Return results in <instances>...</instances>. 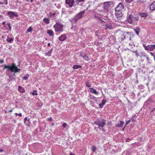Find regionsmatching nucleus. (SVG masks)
<instances>
[{
  "instance_id": "nucleus-1",
  "label": "nucleus",
  "mask_w": 155,
  "mask_h": 155,
  "mask_svg": "<svg viewBox=\"0 0 155 155\" xmlns=\"http://www.w3.org/2000/svg\"><path fill=\"white\" fill-rule=\"evenodd\" d=\"M3 67L5 68H8L9 70L14 72H19L20 70V69L17 68L15 63H12V64L8 65H5Z\"/></svg>"
},
{
  "instance_id": "nucleus-2",
  "label": "nucleus",
  "mask_w": 155,
  "mask_h": 155,
  "mask_svg": "<svg viewBox=\"0 0 155 155\" xmlns=\"http://www.w3.org/2000/svg\"><path fill=\"white\" fill-rule=\"evenodd\" d=\"M106 120L100 118L97 120L94 121V124L97 125L100 128H102L106 124Z\"/></svg>"
},
{
  "instance_id": "nucleus-3",
  "label": "nucleus",
  "mask_w": 155,
  "mask_h": 155,
  "mask_svg": "<svg viewBox=\"0 0 155 155\" xmlns=\"http://www.w3.org/2000/svg\"><path fill=\"white\" fill-rule=\"evenodd\" d=\"M63 25L59 22H56V24L54 25L55 31L60 32L63 31Z\"/></svg>"
},
{
  "instance_id": "nucleus-4",
  "label": "nucleus",
  "mask_w": 155,
  "mask_h": 155,
  "mask_svg": "<svg viewBox=\"0 0 155 155\" xmlns=\"http://www.w3.org/2000/svg\"><path fill=\"white\" fill-rule=\"evenodd\" d=\"M85 13V11H82L78 13L72 20V22L75 23L78 19L81 18Z\"/></svg>"
},
{
  "instance_id": "nucleus-5",
  "label": "nucleus",
  "mask_w": 155,
  "mask_h": 155,
  "mask_svg": "<svg viewBox=\"0 0 155 155\" xmlns=\"http://www.w3.org/2000/svg\"><path fill=\"white\" fill-rule=\"evenodd\" d=\"M124 39L129 40L130 41H131V37H133L134 36V34L131 32H125L123 35Z\"/></svg>"
},
{
  "instance_id": "nucleus-6",
  "label": "nucleus",
  "mask_w": 155,
  "mask_h": 155,
  "mask_svg": "<svg viewBox=\"0 0 155 155\" xmlns=\"http://www.w3.org/2000/svg\"><path fill=\"white\" fill-rule=\"evenodd\" d=\"M112 4L111 2H106L103 3V9L106 12H108L109 11V8Z\"/></svg>"
},
{
  "instance_id": "nucleus-7",
  "label": "nucleus",
  "mask_w": 155,
  "mask_h": 155,
  "mask_svg": "<svg viewBox=\"0 0 155 155\" xmlns=\"http://www.w3.org/2000/svg\"><path fill=\"white\" fill-rule=\"evenodd\" d=\"M143 46L145 50L147 51H153L155 49V45H148L146 46L145 44H143Z\"/></svg>"
},
{
  "instance_id": "nucleus-8",
  "label": "nucleus",
  "mask_w": 155,
  "mask_h": 155,
  "mask_svg": "<svg viewBox=\"0 0 155 155\" xmlns=\"http://www.w3.org/2000/svg\"><path fill=\"white\" fill-rule=\"evenodd\" d=\"M10 19H13L14 17H17L18 16V14L16 12L9 11L7 13Z\"/></svg>"
},
{
  "instance_id": "nucleus-9",
  "label": "nucleus",
  "mask_w": 155,
  "mask_h": 155,
  "mask_svg": "<svg viewBox=\"0 0 155 155\" xmlns=\"http://www.w3.org/2000/svg\"><path fill=\"white\" fill-rule=\"evenodd\" d=\"M116 12L115 16L118 20H120L122 18L123 14L121 11H115Z\"/></svg>"
},
{
  "instance_id": "nucleus-10",
  "label": "nucleus",
  "mask_w": 155,
  "mask_h": 155,
  "mask_svg": "<svg viewBox=\"0 0 155 155\" xmlns=\"http://www.w3.org/2000/svg\"><path fill=\"white\" fill-rule=\"evenodd\" d=\"M133 17L132 14H130L128 16L127 19V21L128 23L130 24H133V22L134 21L133 20Z\"/></svg>"
},
{
  "instance_id": "nucleus-11",
  "label": "nucleus",
  "mask_w": 155,
  "mask_h": 155,
  "mask_svg": "<svg viewBox=\"0 0 155 155\" xmlns=\"http://www.w3.org/2000/svg\"><path fill=\"white\" fill-rule=\"evenodd\" d=\"M124 7L123 4L120 3L115 8V11H121Z\"/></svg>"
},
{
  "instance_id": "nucleus-12",
  "label": "nucleus",
  "mask_w": 155,
  "mask_h": 155,
  "mask_svg": "<svg viewBox=\"0 0 155 155\" xmlns=\"http://www.w3.org/2000/svg\"><path fill=\"white\" fill-rule=\"evenodd\" d=\"M74 0H66V3L69 6L71 7H72L74 4Z\"/></svg>"
},
{
  "instance_id": "nucleus-13",
  "label": "nucleus",
  "mask_w": 155,
  "mask_h": 155,
  "mask_svg": "<svg viewBox=\"0 0 155 155\" xmlns=\"http://www.w3.org/2000/svg\"><path fill=\"white\" fill-rule=\"evenodd\" d=\"M124 123L123 121H120L119 122H118L117 123H116L115 126L116 127L120 128L123 126Z\"/></svg>"
},
{
  "instance_id": "nucleus-14",
  "label": "nucleus",
  "mask_w": 155,
  "mask_h": 155,
  "mask_svg": "<svg viewBox=\"0 0 155 155\" xmlns=\"http://www.w3.org/2000/svg\"><path fill=\"white\" fill-rule=\"evenodd\" d=\"M80 55L86 61H88L90 60L89 57L84 52L81 53Z\"/></svg>"
},
{
  "instance_id": "nucleus-15",
  "label": "nucleus",
  "mask_w": 155,
  "mask_h": 155,
  "mask_svg": "<svg viewBox=\"0 0 155 155\" xmlns=\"http://www.w3.org/2000/svg\"><path fill=\"white\" fill-rule=\"evenodd\" d=\"M67 38L66 36L65 35H63L60 36L58 38L59 40L61 41H64Z\"/></svg>"
},
{
  "instance_id": "nucleus-16",
  "label": "nucleus",
  "mask_w": 155,
  "mask_h": 155,
  "mask_svg": "<svg viewBox=\"0 0 155 155\" xmlns=\"http://www.w3.org/2000/svg\"><path fill=\"white\" fill-rule=\"evenodd\" d=\"M90 91L91 92L94 94L96 95H98L99 94V92L97 91L96 90L93 88H90Z\"/></svg>"
},
{
  "instance_id": "nucleus-17",
  "label": "nucleus",
  "mask_w": 155,
  "mask_h": 155,
  "mask_svg": "<svg viewBox=\"0 0 155 155\" xmlns=\"http://www.w3.org/2000/svg\"><path fill=\"white\" fill-rule=\"evenodd\" d=\"M150 9L152 11L155 9V1L152 3L150 5Z\"/></svg>"
},
{
  "instance_id": "nucleus-18",
  "label": "nucleus",
  "mask_w": 155,
  "mask_h": 155,
  "mask_svg": "<svg viewBox=\"0 0 155 155\" xmlns=\"http://www.w3.org/2000/svg\"><path fill=\"white\" fill-rule=\"evenodd\" d=\"M133 17L134 21H137L139 20V16L137 14H134V15H133Z\"/></svg>"
},
{
  "instance_id": "nucleus-19",
  "label": "nucleus",
  "mask_w": 155,
  "mask_h": 155,
  "mask_svg": "<svg viewBox=\"0 0 155 155\" xmlns=\"http://www.w3.org/2000/svg\"><path fill=\"white\" fill-rule=\"evenodd\" d=\"M134 30L137 35H139V33L140 32V29L139 27H136L134 29Z\"/></svg>"
},
{
  "instance_id": "nucleus-20",
  "label": "nucleus",
  "mask_w": 155,
  "mask_h": 155,
  "mask_svg": "<svg viewBox=\"0 0 155 155\" xmlns=\"http://www.w3.org/2000/svg\"><path fill=\"white\" fill-rule=\"evenodd\" d=\"M18 90L21 93H23L25 91V89L21 86H19L18 87Z\"/></svg>"
},
{
  "instance_id": "nucleus-21",
  "label": "nucleus",
  "mask_w": 155,
  "mask_h": 155,
  "mask_svg": "<svg viewBox=\"0 0 155 155\" xmlns=\"http://www.w3.org/2000/svg\"><path fill=\"white\" fill-rule=\"evenodd\" d=\"M47 33L50 36H53L54 35V32L51 30H48L47 31Z\"/></svg>"
},
{
  "instance_id": "nucleus-22",
  "label": "nucleus",
  "mask_w": 155,
  "mask_h": 155,
  "mask_svg": "<svg viewBox=\"0 0 155 155\" xmlns=\"http://www.w3.org/2000/svg\"><path fill=\"white\" fill-rule=\"evenodd\" d=\"M139 15L142 17H143V18H146L148 15L147 13H146V12L140 13Z\"/></svg>"
},
{
  "instance_id": "nucleus-23",
  "label": "nucleus",
  "mask_w": 155,
  "mask_h": 155,
  "mask_svg": "<svg viewBox=\"0 0 155 155\" xmlns=\"http://www.w3.org/2000/svg\"><path fill=\"white\" fill-rule=\"evenodd\" d=\"M15 79L16 78H14L13 75H10L9 76V79H8V81H11L15 80Z\"/></svg>"
},
{
  "instance_id": "nucleus-24",
  "label": "nucleus",
  "mask_w": 155,
  "mask_h": 155,
  "mask_svg": "<svg viewBox=\"0 0 155 155\" xmlns=\"http://www.w3.org/2000/svg\"><path fill=\"white\" fill-rule=\"evenodd\" d=\"M95 19H97V20H99L101 21L102 22H104V21H103L101 18L99 17V16H98L95 15H94V17H93Z\"/></svg>"
},
{
  "instance_id": "nucleus-25",
  "label": "nucleus",
  "mask_w": 155,
  "mask_h": 155,
  "mask_svg": "<svg viewBox=\"0 0 155 155\" xmlns=\"http://www.w3.org/2000/svg\"><path fill=\"white\" fill-rule=\"evenodd\" d=\"M44 22L47 24H48L50 22L49 19L47 18H44L43 19Z\"/></svg>"
},
{
  "instance_id": "nucleus-26",
  "label": "nucleus",
  "mask_w": 155,
  "mask_h": 155,
  "mask_svg": "<svg viewBox=\"0 0 155 155\" xmlns=\"http://www.w3.org/2000/svg\"><path fill=\"white\" fill-rule=\"evenodd\" d=\"M32 28L31 26H30L27 30L26 33H27L28 32H31L32 31Z\"/></svg>"
},
{
  "instance_id": "nucleus-27",
  "label": "nucleus",
  "mask_w": 155,
  "mask_h": 155,
  "mask_svg": "<svg viewBox=\"0 0 155 155\" xmlns=\"http://www.w3.org/2000/svg\"><path fill=\"white\" fill-rule=\"evenodd\" d=\"M82 67V66L80 65H75L73 66V68L74 69H77L79 68H81Z\"/></svg>"
},
{
  "instance_id": "nucleus-28",
  "label": "nucleus",
  "mask_w": 155,
  "mask_h": 155,
  "mask_svg": "<svg viewBox=\"0 0 155 155\" xmlns=\"http://www.w3.org/2000/svg\"><path fill=\"white\" fill-rule=\"evenodd\" d=\"M13 38H8L7 39L6 41L7 42L9 43H11L13 40Z\"/></svg>"
},
{
  "instance_id": "nucleus-29",
  "label": "nucleus",
  "mask_w": 155,
  "mask_h": 155,
  "mask_svg": "<svg viewBox=\"0 0 155 155\" xmlns=\"http://www.w3.org/2000/svg\"><path fill=\"white\" fill-rule=\"evenodd\" d=\"M96 150V147L94 146L93 145L92 146V148H91V150L93 152H95Z\"/></svg>"
},
{
  "instance_id": "nucleus-30",
  "label": "nucleus",
  "mask_w": 155,
  "mask_h": 155,
  "mask_svg": "<svg viewBox=\"0 0 155 155\" xmlns=\"http://www.w3.org/2000/svg\"><path fill=\"white\" fill-rule=\"evenodd\" d=\"M85 0H76L75 2L78 5L79 4V3L84 2Z\"/></svg>"
},
{
  "instance_id": "nucleus-31",
  "label": "nucleus",
  "mask_w": 155,
  "mask_h": 155,
  "mask_svg": "<svg viewBox=\"0 0 155 155\" xmlns=\"http://www.w3.org/2000/svg\"><path fill=\"white\" fill-rule=\"evenodd\" d=\"M106 102V100H105L104 99L102 100V102L101 103V105H104Z\"/></svg>"
},
{
  "instance_id": "nucleus-32",
  "label": "nucleus",
  "mask_w": 155,
  "mask_h": 155,
  "mask_svg": "<svg viewBox=\"0 0 155 155\" xmlns=\"http://www.w3.org/2000/svg\"><path fill=\"white\" fill-rule=\"evenodd\" d=\"M29 77V75L28 74H27L26 76H24L23 78V79L25 80H26L28 79V77Z\"/></svg>"
},
{
  "instance_id": "nucleus-33",
  "label": "nucleus",
  "mask_w": 155,
  "mask_h": 155,
  "mask_svg": "<svg viewBox=\"0 0 155 155\" xmlns=\"http://www.w3.org/2000/svg\"><path fill=\"white\" fill-rule=\"evenodd\" d=\"M45 55L48 56H50L51 55V53L50 51H48V52L45 53Z\"/></svg>"
},
{
  "instance_id": "nucleus-34",
  "label": "nucleus",
  "mask_w": 155,
  "mask_h": 155,
  "mask_svg": "<svg viewBox=\"0 0 155 155\" xmlns=\"http://www.w3.org/2000/svg\"><path fill=\"white\" fill-rule=\"evenodd\" d=\"M32 94L33 95H37L38 93H37V91L36 90H34L33 92H31Z\"/></svg>"
},
{
  "instance_id": "nucleus-35",
  "label": "nucleus",
  "mask_w": 155,
  "mask_h": 155,
  "mask_svg": "<svg viewBox=\"0 0 155 155\" xmlns=\"http://www.w3.org/2000/svg\"><path fill=\"white\" fill-rule=\"evenodd\" d=\"M140 57L141 58L143 57H146V54L144 52L141 53V54L140 55Z\"/></svg>"
},
{
  "instance_id": "nucleus-36",
  "label": "nucleus",
  "mask_w": 155,
  "mask_h": 155,
  "mask_svg": "<svg viewBox=\"0 0 155 155\" xmlns=\"http://www.w3.org/2000/svg\"><path fill=\"white\" fill-rule=\"evenodd\" d=\"M67 126V124L66 123H64L62 124V126L63 127V128H66Z\"/></svg>"
},
{
  "instance_id": "nucleus-37",
  "label": "nucleus",
  "mask_w": 155,
  "mask_h": 155,
  "mask_svg": "<svg viewBox=\"0 0 155 155\" xmlns=\"http://www.w3.org/2000/svg\"><path fill=\"white\" fill-rule=\"evenodd\" d=\"M146 0H137V2L139 3H143L146 2Z\"/></svg>"
},
{
  "instance_id": "nucleus-38",
  "label": "nucleus",
  "mask_w": 155,
  "mask_h": 155,
  "mask_svg": "<svg viewBox=\"0 0 155 155\" xmlns=\"http://www.w3.org/2000/svg\"><path fill=\"white\" fill-rule=\"evenodd\" d=\"M130 122V120H128V121H127L126 123V125H125V126H124V128H123V130H124L125 126L127 125L128 124H129Z\"/></svg>"
},
{
  "instance_id": "nucleus-39",
  "label": "nucleus",
  "mask_w": 155,
  "mask_h": 155,
  "mask_svg": "<svg viewBox=\"0 0 155 155\" xmlns=\"http://www.w3.org/2000/svg\"><path fill=\"white\" fill-rule=\"evenodd\" d=\"M85 84L86 86H87V87H90L91 86V84H89L88 82H86Z\"/></svg>"
},
{
  "instance_id": "nucleus-40",
  "label": "nucleus",
  "mask_w": 155,
  "mask_h": 155,
  "mask_svg": "<svg viewBox=\"0 0 155 155\" xmlns=\"http://www.w3.org/2000/svg\"><path fill=\"white\" fill-rule=\"evenodd\" d=\"M50 16L51 17H52V18H54L55 15V12L54 13H53L52 14H51V13H50Z\"/></svg>"
},
{
  "instance_id": "nucleus-41",
  "label": "nucleus",
  "mask_w": 155,
  "mask_h": 155,
  "mask_svg": "<svg viewBox=\"0 0 155 155\" xmlns=\"http://www.w3.org/2000/svg\"><path fill=\"white\" fill-rule=\"evenodd\" d=\"M7 25L9 27V31H10L11 30V24L9 23H8L7 24Z\"/></svg>"
},
{
  "instance_id": "nucleus-42",
  "label": "nucleus",
  "mask_w": 155,
  "mask_h": 155,
  "mask_svg": "<svg viewBox=\"0 0 155 155\" xmlns=\"http://www.w3.org/2000/svg\"><path fill=\"white\" fill-rule=\"evenodd\" d=\"M91 99H93V100L94 101H97V99L96 97H94L93 96H92L91 97Z\"/></svg>"
},
{
  "instance_id": "nucleus-43",
  "label": "nucleus",
  "mask_w": 155,
  "mask_h": 155,
  "mask_svg": "<svg viewBox=\"0 0 155 155\" xmlns=\"http://www.w3.org/2000/svg\"><path fill=\"white\" fill-rule=\"evenodd\" d=\"M134 52L136 53V56H137V57H138V56L139 55V54L137 51L136 50V51Z\"/></svg>"
},
{
  "instance_id": "nucleus-44",
  "label": "nucleus",
  "mask_w": 155,
  "mask_h": 155,
  "mask_svg": "<svg viewBox=\"0 0 155 155\" xmlns=\"http://www.w3.org/2000/svg\"><path fill=\"white\" fill-rule=\"evenodd\" d=\"M133 0H125L126 2L127 3H130L133 1Z\"/></svg>"
},
{
  "instance_id": "nucleus-45",
  "label": "nucleus",
  "mask_w": 155,
  "mask_h": 155,
  "mask_svg": "<svg viewBox=\"0 0 155 155\" xmlns=\"http://www.w3.org/2000/svg\"><path fill=\"white\" fill-rule=\"evenodd\" d=\"M107 124L108 125H109L111 126L112 125V124L111 121L108 122Z\"/></svg>"
},
{
  "instance_id": "nucleus-46",
  "label": "nucleus",
  "mask_w": 155,
  "mask_h": 155,
  "mask_svg": "<svg viewBox=\"0 0 155 155\" xmlns=\"http://www.w3.org/2000/svg\"><path fill=\"white\" fill-rule=\"evenodd\" d=\"M99 108H102L103 107V106L102 105H101V104H100L99 105Z\"/></svg>"
},
{
  "instance_id": "nucleus-47",
  "label": "nucleus",
  "mask_w": 155,
  "mask_h": 155,
  "mask_svg": "<svg viewBox=\"0 0 155 155\" xmlns=\"http://www.w3.org/2000/svg\"><path fill=\"white\" fill-rule=\"evenodd\" d=\"M150 54L152 56H153L154 57V56H155V55L152 52H150Z\"/></svg>"
},
{
  "instance_id": "nucleus-48",
  "label": "nucleus",
  "mask_w": 155,
  "mask_h": 155,
  "mask_svg": "<svg viewBox=\"0 0 155 155\" xmlns=\"http://www.w3.org/2000/svg\"><path fill=\"white\" fill-rule=\"evenodd\" d=\"M4 61L3 60H0V63H4Z\"/></svg>"
},
{
  "instance_id": "nucleus-49",
  "label": "nucleus",
  "mask_w": 155,
  "mask_h": 155,
  "mask_svg": "<svg viewBox=\"0 0 155 155\" xmlns=\"http://www.w3.org/2000/svg\"><path fill=\"white\" fill-rule=\"evenodd\" d=\"M27 120V117H26L24 119V122L25 123V122Z\"/></svg>"
},
{
  "instance_id": "nucleus-50",
  "label": "nucleus",
  "mask_w": 155,
  "mask_h": 155,
  "mask_svg": "<svg viewBox=\"0 0 155 155\" xmlns=\"http://www.w3.org/2000/svg\"><path fill=\"white\" fill-rule=\"evenodd\" d=\"M4 1H5V4L6 5L8 4V0H4Z\"/></svg>"
},
{
  "instance_id": "nucleus-51",
  "label": "nucleus",
  "mask_w": 155,
  "mask_h": 155,
  "mask_svg": "<svg viewBox=\"0 0 155 155\" xmlns=\"http://www.w3.org/2000/svg\"><path fill=\"white\" fill-rule=\"evenodd\" d=\"M52 120V117H50V118H49L48 119V120L49 121H51V120Z\"/></svg>"
},
{
  "instance_id": "nucleus-52",
  "label": "nucleus",
  "mask_w": 155,
  "mask_h": 155,
  "mask_svg": "<svg viewBox=\"0 0 155 155\" xmlns=\"http://www.w3.org/2000/svg\"><path fill=\"white\" fill-rule=\"evenodd\" d=\"M130 139L129 138H127L126 139V142H129V141Z\"/></svg>"
},
{
  "instance_id": "nucleus-53",
  "label": "nucleus",
  "mask_w": 155,
  "mask_h": 155,
  "mask_svg": "<svg viewBox=\"0 0 155 155\" xmlns=\"http://www.w3.org/2000/svg\"><path fill=\"white\" fill-rule=\"evenodd\" d=\"M6 22L4 21L2 23V25H5V24Z\"/></svg>"
},
{
  "instance_id": "nucleus-54",
  "label": "nucleus",
  "mask_w": 155,
  "mask_h": 155,
  "mask_svg": "<svg viewBox=\"0 0 155 155\" xmlns=\"http://www.w3.org/2000/svg\"><path fill=\"white\" fill-rule=\"evenodd\" d=\"M53 51V49L52 48L49 51H50V52H51V53H52V52Z\"/></svg>"
},
{
  "instance_id": "nucleus-55",
  "label": "nucleus",
  "mask_w": 155,
  "mask_h": 155,
  "mask_svg": "<svg viewBox=\"0 0 155 155\" xmlns=\"http://www.w3.org/2000/svg\"><path fill=\"white\" fill-rule=\"evenodd\" d=\"M70 155H75L74 153H70Z\"/></svg>"
},
{
  "instance_id": "nucleus-56",
  "label": "nucleus",
  "mask_w": 155,
  "mask_h": 155,
  "mask_svg": "<svg viewBox=\"0 0 155 155\" xmlns=\"http://www.w3.org/2000/svg\"><path fill=\"white\" fill-rule=\"evenodd\" d=\"M3 151V150L2 149H0V152H2Z\"/></svg>"
},
{
  "instance_id": "nucleus-57",
  "label": "nucleus",
  "mask_w": 155,
  "mask_h": 155,
  "mask_svg": "<svg viewBox=\"0 0 155 155\" xmlns=\"http://www.w3.org/2000/svg\"><path fill=\"white\" fill-rule=\"evenodd\" d=\"M14 73H13V75H13V76L14 77L15 76V72H14Z\"/></svg>"
},
{
  "instance_id": "nucleus-58",
  "label": "nucleus",
  "mask_w": 155,
  "mask_h": 155,
  "mask_svg": "<svg viewBox=\"0 0 155 155\" xmlns=\"http://www.w3.org/2000/svg\"><path fill=\"white\" fill-rule=\"evenodd\" d=\"M18 115L19 116H22V115H21V113H20V114H18Z\"/></svg>"
},
{
  "instance_id": "nucleus-59",
  "label": "nucleus",
  "mask_w": 155,
  "mask_h": 155,
  "mask_svg": "<svg viewBox=\"0 0 155 155\" xmlns=\"http://www.w3.org/2000/svg\"><path fill=\"white\" fill-rule=\"evenodd\" d=\"M145 57L146 58L147 60L148 61V59H149V58L147 56H146V57Z\"/></svg>"
},
{
  "instance_id": "nucleus-60",
  "label": "nucleus",
  "mask_w": 155,
  "mask_h": 155,
  "mask_svg": "<svg viewBox=\"0 0 155 155\" xmlns=\"http://www.w3.org/2000/svg\"><path fill=\"white\" fill-rule=\"evenodd\" d=\"M50 45V43H48V46H49Z\"/></svg>"
},
{
  "instance_id": "nucleus-61",
  "label": "nucleus",
  "mask_w": 155,
  "mask_h": 155,
  "mask_svg": "<svg viewBox=\"0 0 155 155\" xmlns=\"http://www.w3.org/2000/svg\"><path fill=\"white\" fill-rule=\"evenodd\" d=\"M15 114L16 115V116H17L18 115V114L17 113H15Z\"/></svg>"
},
{
  "instance_id": "nucleus-62",
  "label": "nucleus",
  "mask_w": 155,
  "mask_h": 155,
  "mask_svg": "<svg viewBox=\"0 0 155 155\" xmlns=\"http://www.w3.org/2000/svg\"><path fill=\"white\" fill-rule=\"evenodd\" d=\"M12 110H9L8 111V112H12Z\"/></svg>"
},
{
  "instance_id": "nucleus-63",
  "label": "nucleus",
  "mask_w": 155,
  "mask_h": 155,
  "mask_svg": "<svg viewBox=\"0 0 155 155\" xmlns=\"http://www.w3.org/2000/svg\"><path fill=\"white\" fill-rule=\"evenodd\" d=\"M20 61L19 62V64L18 65V67H19L20 66Z\"/></svg>"
},
{
  "instance_id": "nucleus-64",
  "label": "nucleus",
  "mask_w": 155,
  "mask_h": 155,
  "mask_svg": "<svg viewBox=\"0 0 155 155\" xmlns=\"http://www.w3.org/2000/svg\"><path fill=\"white\" fill-rule=\"evenodd\" d=\"M3 2H0V5H2V4H3Z\"/></svg>"
}]
</instances>
